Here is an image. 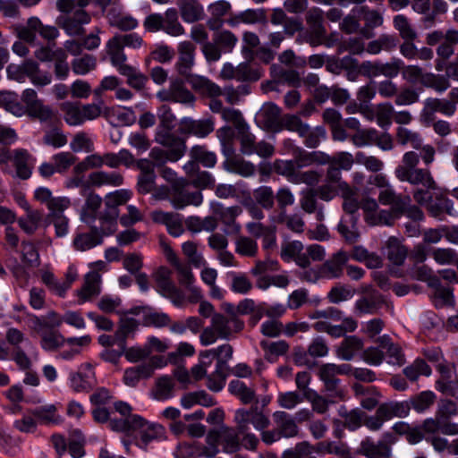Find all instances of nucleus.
<instances>
[{
    "instance_id": "1",
    "label": "nucleus",
    "mask_w": 458,
    "mask_h": 458,
    "mask_svg": "<svg viewBox=\"0 0 458 458\" xmlns=\"http://www.w3.org/2000/svg\"><path fill=\"white\" fill-rule=\"evenodd\" d=\"M233 421L235 428L222 425L215 429L223 451L228 454L236 453L242 447L250 451L256 450L259 440L255 434L250 432V424L257 430L267 428L270 424L269 419L257 408L236 410Z\"/></svg>"
},
{
    "instance_id": "2",
    "label": "nucleus",
    "mask_w": 458,
    "mask_h": 458,
    "mask_svg": "<svg viewBox=\"0 0 458 458\" xmlns=\"http://www.w3.org/2000/svg\"><path fill=\"white\" fill-rule=\"evenodd\" d=\"M33 325L34 330L40 336V346L47 352H55L65 344L68 345L88 346L91 343V337L88 335L66 339L59 331L55 328H48V324L38 317L35 318Z\"/></svg>"
},
{
    "instance_id": "3",
    "label": "nucleus",
    "mask_w": 458,
    "mask_h": 458,
    "mask_svg": "<svg viewBox=\"0 0 458 458\" xmlns=\"http://www.w3.org/2000/svg\"><path fill=\"white\" fill-rule=\"evenodd\" d=\"M129 189H119L106 194L104 198L105 209L99 214L105 233L111 234L116 230V220L119 216L118 207L125 205L132 197Z\"/></svg>"
},
{
    "instance_id": "4",
    "label": "nucleus",
    "mask_w": 458,
    "mask_h": 458,
    "mask_svg": "<svg viewBox=\"0 0 458 458\" xmlns=\"http://www.w3.org/2000/svg\"><path fill=\"white\" fill-rule=\"evenodd\" d=\"M397 179L401 182H407L412 185H421L423 187L413 191V199L418 204L427 203L430 199V192L439 190L428 169L418 168L409 173L402 171Z\"/></svg>"
},
{
    "instance_id": "5",
    "label": "nucleus",
    "mask_w": 458,
    "mask_h": 458,
    "mask_svg": "<svg viewBox=\"0 0 458 458\" xmlns=\"http://www.w3.org/2000/svg\"><path fill=\"white\" fill-rule=\"evenodd\" d=\"M173 272L166 267H159L152 275L155 289L163 297L178 308L183 307L185 303V294L173 280Z\"/></svg>"
},
{
    "instance_id": "6",
    "label": "nucleus",
    "mask_w": 458,
    "mask_h": 458,
    "mask_svg": "<svg viewBox=\"0 0 458 458\" xmlns=\"http://www.w3.org/2000/svg\"><path fill=\"white\" fill-rule=\"evenodd\" d=\"M159 243L165 259L174 267L177 273L179 284L185 289L194 284L195 277L191 267L181 262L177 254L164 237H160Z\"/></svg>"
},
{
    "instance_id": "7",
    "label": "nucleus",
    "mask_w": 458,
    "mask_h": 458,
    "mask_svg": "<svg viewBox=\"0 0 458 458\" xmlns=\"http://www.w3.org/2000/svg\"><path fill=\"white\" fill-rule=\"evenodd\" d=\"M70 387L76 393H89L97 384L94 368L90 363L81 364L77 371L69 374Z\"/></svg>"
},
{
    "instance_id": "8",
    "label": "nucleus",
    "mask_w": 458,
    "mask_h": 458,
    "mask_svg": "<svg viewBox=\"0 0 458 458\" xmlns=\"http://www.w3.org/2000/svg\"><path fill=\"white\" fill-rule=\"evenodd\" d=\"M190 37L195 43L200 45L201 52L208 63L219 61V52L216 45L212 44V41H208V32L203 24L192 26Z\"/></svg>"
},
{
    "instance_id": "9",
    "label": "nucleus",
    "mask_w": 458,
    "mask_h": 458,
    "mask_svg": "<svg viewBox=\"0 0 458 458\" xmlns=\"http://www.w3.org/2000/svg\"><path fill=\"white\" fill-rule=\"evenodd\" d=\"M184 182L172 186L171 204L175 209H182L187 206H199L203 201L200 191H189Z\"/></svg>"
},
{
    "instance_id": "10",
    "label": "nucleus",
    "mask_w": 458,
    "mask_h": 458,
    "mask_svg": "<svg viewBox=\"0 0 458 458\" xmlns=\"http://www.w3.org/2000/svg\"><path fill=\"white\" fill-rule=\"evenodd\" d=\"M429 215L440 221L445 219V215H454V204L446 198L441 189L430 192V199L425 204Z\"/></svg>"
},
{
    "instance_id": "11",
    "label": "nucleus",
    "mask_w": 458,
    "mask_h": 458,
    "mask_svg": "<svg viewBox=\"0 0 458 458\" xmlns=\"http://www.w3.org/2000/svg\"><path fill=\"white\" fill-rule=\"evenodd\" d=\"M211 326L220 339H229L233 334L243 329L244 322L234 316L227 318L223 314L216 313L211 318Z\"/></svg>"
},
{
    "instance_id": "12",
    "label": "nucleus",
    "mask_w": 458,
    "mask_h": 458,
    "mask_svg": "<svg viewBox=\"0 0 458 458\" xmlns=\"http://www.w3.org/2000/svg\"><path fill=\"white\" fill-rule=\"evenodd\" d=\"M173 129L158 127L156 141L172 150V162L179 160L185 152L186 146L182 140L171 132Z\"/></svg>"
},
{
    "instance_id": "13",
    "label": "nucleus",
    "mask_w": 458,
    "mask_h": 458,
    "mask_svg": "<svg viewBox=\"0 0 458 458\" xmlns=\"http://www.w3.org/2000/svg\"><path fill=\"white\" fill-rule=\"evenodd\" d=\"M107 235L102 229V223L100 227H93L89 232H78L72 242V248L77 251H87L103 242V236Z\"/></svg>"
},
{
    "instance_id": "14",
    "label": "nucleus",
    "mask_w": 458,
    "mask_h": 458,
    "mask_svg": "<svg viewBox=\"0 0 458 458\" xmlns=\"http://www.w3.org/2000/svg\"><path fill=\"white\" fill-rule=\"evenodd\" d=\"M456 111V105L454 101L444 98H428L424 102V107L421 111V118L424 121L431 122L434 120V114L439 112L446 116H452Z\"/></svg>"
},
{
    "instance_id": "15",
    "label": "nucleus",
    "mask_w": 458,
    "mask_h": 458,
    "mask_svg": "<svg viewBox=\"0 0 458 458\" xmlns=\"http://www.w3.org/2000/svg\"><path fill=\"white\" fill-rule=\"evenodd\" d=\"M350 255L344 250H338L334 253L327 261L320 265L323 279L339 278L344 274V267L346 266Z\"/></svg>"
},
{
    "instance_id": "16",
    "label": "nucleus",
    "mask_w": 458,
    "mask_h": 458,
    "mask_svg": "<svg viewBox=\"0 0 458 458\" xmlns=\"http://www.w3.org/2000/svg\"><path fill=\"white\" fill-rule=\"evenodd\" d=\"M90 16L84 10L75 11L72 15L59 20V26L69 36H81L85 33L84 25L90 22Z\"/></svg>"
},
{
    "instance_id": "17",
    "label": "nucleus",
    "mask_w": 458,
    "mask_h": 458,
    "mask_svg": "<svg viewBox=\"0 0 458 458\" xmlns=\"http://www.w3.org/2000/svg\"><path fill=\"white\" fill-rule=\"evenodd\" d=\"M196 47L192 42L185 40L178 45L179 57L175 64L177 72L185 77L191 76V71L195 64Z\"/></svg>"
},
{
    "instance_id": "18",
    "label": "nucleus",
    "mask_w": 458,
    "mask_h": 458,
    "mask_svg": "<svg viewBox=\"0 0 458 458\" xmlns=\"http://www.w3.org/2000/svg\"><path fill=\"white\" fill-rule=\"evenodd\" d=\"M337 370L335 369L334 363H326L319 367L318 377L324 382L325 388L330 392V396L343 399L344 391L338 387L340 380L336 378Z\"/></svg>"
},
{
    "instance_id": "19",
    "label": "nucleus",
    "mask_w": 458,
    "mask_h": 458,
    "mask_svg": "<svg viewBox=\"0 0 458 458\" xmlns=\"http://www.w3.org/2000/svg\"><path fill=\"white\" fill-rule=\"evenodd\" d=\"M151 217L155 222L165 225L169 234L174 237H179L184 233L182 219L179 214L155 210Z\"/></svg>"
},
{
    "instance_id": "20",
    "label": "nucleus",
    "mask_w": 458,
    "mask_h": 458,
    "mask_svg": "<svg viewBox=\"0 0 458 458\" xmlns=\"http://www.w3.org/2000/svg\"><path fill=\"white\" fill-rule=\"evenodd\" d=\"M180 131L182 133L204 138L214 131V123L210 119L193 120L185 117L181 121Z\"/></svg>"
},
{
    "instance_id": "21",
    "label": "nucleus",
    "mask_w": 458,
    "mask_h": 458,
    "mask_svg": "<svg viewBox=\"0 0 458 458\" xmlns=\"http://www.w3.org/2000/svg\"><path fill=\"white\" fill-rule=\"evenodd\" d=\"M267 22V18L264 9H247L226 20V23L233 28L241 23L251 25L266 24Z\"/></svg>"
},
{
    "instance_id": "22",
    "label": "nucleus",
    "mask_w": 458,
    "mask_h": 458,
    "mask_svg": "<svg viewBox=\"0 0 458 458\" xmlns=\"http://www.w3.org/2000/svg\"><path fill=\"white\" fill-rule=\"evenodd\" d=\"M156 359L151 363H143L136 367L126 369L123 373V381L130 387H134L141 379L150 377L155 370Z\"/></svg>"
},
{
    "instance_id": "23",
    "label": "nucleus",
    "mask_w": 458,
    "mask_h": 458,
    "mask_svg": "<svg viewBox=\"0 0 458 458\" xmlns=\"http://www.w3.org/2000/svg\"><path fill=\"white\" fill-rule=\"evenodd\" d=\"M13 163L15 166L16 176L21 180H27L31 176L33 157L24 148H17L13 152Z\"/></svg>"
},
{
    "instance_id": "24",
    "label": "nucleus",
    "mask_w": 458,
    "mask_h": 458,
    "mask_svg": "<svg viewBox=\"0 0 458 458\" xmlns=\"http://www.w3.org/2000/svg\"><path fill=\"white\" fill-rule=\"evenodd\" d=\"M177 5L182 21L194 23L204 18L203 5L198 0H178Z\"/></svg>"
},
{
    "instance_id": "25",
    "label": "nucleus",
    "mask_w": 458,
    "mask_h": 458,
    "mask_svg": "<svg viewBox=\"0 0 458 458\" xmlns=\"http://www.w3.org/2000/svg\"><path fill=\"white\" fill-rule=\"evenodd\" d=\"M231 8V4L225 0H218L208 4V12L210 17L207 21L208 27L212 30L221 28L224 24L223 17L230 12Z\"/></svg>"
},
{
    "instance_id": "26",
    "label": "nucleus",
    "mask_w": 458,
    "mask_h": 458,
    "mask_svg": "<svg viewBox=\"0 0 458 458\" xmlns=\"http://www.w3.org/2000/svg\"><path fill=\"white\" fill-rule=\"evenodd\" d=\"M30 413L38 422L44 425H58L64 421L55 404H46L31 409Z\"/></svg>"
},
{
    "instance_id": "27",
    "label": "nucleus",
    "mask_w": 458,
    "mask_h": 458,
    "mask_svg": "<svg viewBox=\"0 0 458 458\" xmlns=\"http://www.w3.org/2000/svg\"><path fill=\"white\" fill-rule=\"evenodd\" d=\"M378 202L384 206H390L395 211H404L405 206L411 203L409 196H402L397 194L391 185L386 189L380 190L378 193Z\"/></svg>"
},
{
    "instance_id": "28",
    "label": "nucleus",
    "mask_w": 458,
    "mask_h": 458,
    "mask_svg": "<svg viewBox=\"0 0 458 458\" xmlns=\"http://www.w3.org/2000/svg\"><path fill=\"white\" fill-rule=\"evenodd\" d=\"M89 182L94 187H119L123 183V176L116 171H96L89 174Z\"/></svg>"
},
{
    "instance_id": "29",
    "label": "nucleus",
    "mask_w": 458,
    "mask_h": 458,
    "mask_svg": "<svg viewBox=\"0 0 458 458\" xmlns=\"http://www.w3.org/2000/svg\"><path fill=\"white\" fill-rule=\"evenodd\" d=\"M100 281L101 277L97 272H89L86 275L82 287L77 292L80 303L89 301L100 293Z\"/></svg>"
},
{
    "instance_id": "30",
    "label": "nucleus",
    "mask_w": 458,
    "mask_h": 458,
    "mask_svg": "<svg viewBox=\"0 0 458 458\" xmlns=\"http://www.w3.org/2000/svg\"><path fill=\"white\" fill-rule=\"evenodd\" d=\"M339 191L344 200V210L347 213V216H355L360 205L358 199V191L352 188L346 182H340Z\"/></svg>"
},
{
    "instance_id": "31",
    "label": "nucleus",
    "mask_w": 458,
    "mask_h": 458,
    "mask_svg": "<svg viewBox=\"0 0 458 458\" xmlns=\"http://www.w3.org/2000/svg\"><path fill=\"white\" fill-rule=\"evenodd\" d=\"M273 420L283 437H293L298 434V426L291 414L276 411L273 413Z\"/></svg>"
},
{
    "instance_id": "32",
    "label": "nucleus",
    "mask_w": 458,
    "mask_h": 458,
    "mask_svg": "<svg viewBox=\"0 0 458 458\" xmlns=\"http://www.w3.org/2000/svg\"><path fill=\"white\" fill-rule=\"evenodd\" d=\"M43 213L39 209L31 208L17 219L19 227L28 235H33L40 227Z\"/></svg>"
},
{
    "instance_id": "33",
    "label": "nucleus",
    "mask_w": 458,
    "mask_h": 458,
    "mask_svg": "<svg viewBox=\"0 0 458 458\" xmlns=\"http://www.w3.org/2000/svg\"><path fill=\"white\" fill-rule=\"evenodd\" d=\"M219 441L216 431L209 430L205 438V444L198 443L193 447V453L197 457L213 458L219 453Z\"/></svg>"
},
{
    "instance_id": "34",
    "label": "nucleus",
    "mask_w": 458,
    "mask_h": 458,
    "mask_svg": "<svg viewBox=\"0 0 458 458\" xmlns=\"http://www.w3.org/2000/svg\"><path fill=\"white\" fill-rule=\"evenodd\" d=\"M281 109L274 103H266L259 112V119L267 129L278 131L281 123Z\"/></svg>"
},
{
    "instance_id": "35",
    "label": "nucleus",
    "mask_w": 458,
    "mask_h": 458,
    "mask_svg": "<svg viewBox=\"0 0 458 458\" xmlns=\"http://www.w3.org/2000/svg\"><path fill=\"white\" fill-rule=\"evenodd\" d=\"M123 45L120 41V38L114 36L110 38L106 43V53L110 56V61L113 66H114L118 72L123 66H128L126 64V55L123 52Z\"/></svg>"
},
{
    "instance_id": "36",
    "label": "nucleus",
    "mask_w": 458,
    "mask_h": 458,
    "mask_svg": "<svg viewBox=\"0 0 458 458\" xmlns=\"http://www.w3.org/2000/svg\"><path fill=\"white\" fill-rule=\"evenodd\" d=\"M357 221L356 216H345L337 225L338 233L348 243H355L360 238Z\"/></svg>"
},
{
    "instance_id": "37",
    "label": "nucleus",
    "mask_w": 458,
    "mask_h": 458,
    "mask_svg": "<svg viewBox=\"0 0 458 458\" xmlns=\"http://www.w3.org/2000/svg\"><path fill=\"white\" fill-rule=\"evenodd\" d=\"M199 356L201 359L211 360L212 359L216 358V366L226 369L227 361L233 357V347L228 344H225L218 346L217 348L205 350L199 353Z\"/></svg>"
},
{
    "instance_id": "38",
    "label": "nucleus",
    "mask_w": 458,
    "mask_h": 458,
    "mask_svg": "<svg viewBox=\"0 0 458 458\" xmlns=\"http://www.w3.org/2000/svg\"><path fill=\"white\" fill-rule=\"evenodd\" d=\"M223 167L225 171L242 177L252 176L256 171L255 165L251 162L246 161L242 157L226 159L223 163Z\"/></svg>"
},
{
    "instance_id": "39",
    "label": "nucleus",
    "mask_w": 458,
    "mask_h": 458,
    "mask_svg": "<svg viewBox=\"0 0 458 458\" xmlns=\"http://www.w3.org/2000/svg\"><path fill=\"white\" fill-rule=\"evenodd\" d=\"M228 391L240 399L244 404L258 403L256 398V391L254 388L248 386L244 382L234 379L228 385Z\"/></svg>"
},
{
    "instance_id": "40",
    "label": "nucleus",
    "mask_w": 458,
    "mask_h": 458,
    "mask_svg": "<svg viewBox=\"0 0 458 458\" xmlns=\"http://www.w3.org/2000/svg\"><path fill=\"white\" fill-rule=\"evenodd\" d=\"M363 348V341L356 335L344 338L337 348V355L344 360H351Z\"/></svg>"
},
{
    "instance_id": "41",
    "label": "nucleus",
    "mask_w": 458,
    "mask_h": 458,
    "mask_svg": "<svg viewBox=\"0 0 458 458\" xmlns=\"http://www.w3.org/2000/svg\"><path fill=\"white\" fill-rule=\"evenodd\" d=\"M238 43V38L228 30H223L214 34L212 44L216 45L219 52V59L222 53H231Z\"/></svg>"
},
{
    "instance_id": "42",
    "label": "nucleus",
    "mask_w": 458,
    "mask_h": 458,
    "mask_svg": "<svg viewBox=\"0 0 458 458\" xmlns=\"http://www.w3.org/2000/svg\"><path fill=\"white\" fill-rule=\"evenodd\" d=\"M215 193L220 199L245 197L250 200V192L245 189V183L239 182L235 184L221 183L216 187Z\"/></svg>"
},
{
    "instance_id": "43",
    "label": "nucleus",
    "mask_w": 458,
    "mask_h": 458,
    "mask_svg": "<svg viewBox=\"0 0 458 458\" xmlns=\"http://www.w3.org/2000/svg\"><path fill=\"white\" fill-rule=\"evenodd\" d=\"M189 82L194 89L198 90L203 95L208 97L221 96L222 89L220 87L206 77L192 75L191 76Z\"/></svg>"
},
{
    "instance_id": "44",
    "label": "nucleus",
    "mask_w": 458,
    "mask_h": 458,
    "mask_svg": "<svg viewBox=\"0 0 458 458\" xmlns=\"http://www.w3.org/2000/svg\"><path fill=\"white\" fill-rule=\"evenodd\" d=\"M351 257L356 261L365 263V265L369 268H377L383 264L382 259L379 255L375 252H369L361 245H356L353 247Z\"/></svg>"
},
{
    "instance_id": "45",
    "label": "nucleus",
    "mask_w": 458,
    "mask_h": 458,
    "mask_svg": "<svg viewBox=\"0 0 458 458\" xmlns=\"http://www.w3.org/2000/svg\"><path fill=\"white\" fill-rule=\"evenodd\" d=\"M403 215V211H395L394 208L378 209L374 216H369V221L367 223L369 225H386L392 226L394 222Z\"/></svg>"
},
{
    "instance_id": "46",
    "label": "nucleus",
    "mask_w": 458,
    "mask_h": 458,
    "mask_svg": "<svg viewBox=\"0 0 458 458\" xmlns=\"http://www.w3.org/2000/svg\"><path fill=\"white\" fill-rule=\"evenodd\" d=\"M387 259L394 265L400 266L407 256L406 248L396 237H390L386 242Z\"/></svg>"
},
{
    "instance_id": "47",
    "label": "nucleus",
    "mask_w": 458,
    "mask_h": 458,
    "mask_svg": "<svg viewBox=\"0 0 458 458\" xmlns=\"http://www.w3.org/2000/svg\"><path fill=\"white\" fill-rule=\"evenodd\" d=\"M119 73L125 76L127 84L138 91L144 89L148 81L147 75L131 65L123 66Z\"/></svg>"
},
{
    "instance_id": "48",
    "label": "nucleus",
    "mask_w": 458,
    "mask_h": 458,
    "mask_svg": "<svg viewBox=\"0 0 458 458\" xmlns=\"http://www.w3.org/2000/svg\"><path fill=\"white\" fill-rule=\"evenodd\" d=\"M162 30L172 37L182 36L185 33L183 26L178 21V13L174 8L165 11Z\"/></svg>"
},
{
    "instance_id": "49",
    "label": "nucleus",
    "mask_w": 458,
    "mask_h": 458,
    "mask_svg": "<svg viewBox=\"0 0 458 458\" xmlns=\"http://www.w3.org/2000/svg\"><path fill=\"white\" fill-rule=\"evenodd\" d=\"M458 44V30L451 29L446 30L445 38L440 43L437 49V56L447 60L454 53V47Z\"/></svg>"
},
{
    "instance_id": "50",
    "label": "nucleus",
    "mask_w": 458,
    "mask_h": 458,
    "mask_svg": "<svg viewBox=\"0 0 458 458\" xmlns=\"http://www.w3.org/2000/svg\"><path fill=\"white\" fill-rule=\"evenodd\" d=\"M359 452L368 458H380L388 454L389 448L385 443L378 442L375 444L370 438L367 437L361 441Z\"/></svg>"
},
{
    "instance_id": "51",
    "label": "nucleus",
    "mask_w": 458,
    "mask_h": 458,
    "mask_svg": "<svg viewBox=\"0 0 458 458\" xmlns=\"http://www.w3.org/2000/svg\"><path fill=\"white\" fill-rule=\"evenodd\" d=\"M108 22L111 26L117 28L122 31H128L136 29L139 21L129 13H109Z\"/></svg>"
},
{
    "instance_id": "52",
    "label": "nucleus",
    "mask_w": 458,
    "mask_h": 458,
    "mask_svg": "<svg viewBox=\"0 0 458 458\" xmlns=\"http://www.w3.org/2000/svg\"><path fill=\"white\" fill-rule=\"evenodd\" d=\"M396 140L402 146L409 144L415 149H420L422 145V138L418 131L403 126L396 129Z\"/></svg>"
},
{
    "instance_id": "53",
    "label": "nucleus",
    "mask_w": 458,
    "mask_h": 458,
    "mask_svg": "<svg viewBox=\"0 0 458 458\" xmlns=\"http://www.w3.org/2000/svg\"><path fill=\"white\" fill-rule=\"evenodd\" d=\"M174 383L172 377L164 376L157 379L153 397L158 401L167 400L174 395Z\"/></svg>"
},
{
    "instance_id": "54",
    "label": "nucleus",
    "mask_w": 458,
    "mask_h": 458,
    "mask_svg": "<svg viewBox=\"0 0 458 458\" xmlns=\"http://www.w3.org/2000/svg\"><path fill=\"white\" fill-rule=\"evenodd\" d=\"M103 202L102 198L96 194L90 193L85 201V205L82 208L81 219L85 223H92L96 219V215Z\"/></svg>"
},
{
    "instance_id": "55",
    "label": "nucleus",
    "mask_w": 458,
    "mask_h": 458,
    "mask_svg": "<svg viewBox=\"0 0 458 458\" xmlns=\"http://www.w3.org/2000/svg\"><path fill=\"white\" fill-rule=\"evenodd\" d=\"M64 121L71 126L81 125L84 123L81 106L72 102H64L61 105Z\"/></svg>"
},
{
    "instance_id": "56",
    "label": "nucleus",
    "mask_w": 458,
    "mask_h": 458,
    "mask_svg": "<svg viewBox=\"0 0 458 458\" xmlns=\"http://www.w3.org/2000/svg\"><path fill=\"white\" fill-rule=\"evenodd\" d=\"M110 123L114 126H127L132 124L136 116L131 108H113L109 114Z\"/></svg>"
},
{
    "instance_id": "57",
    "label": "nucleus",
    "mask_w": 458,
    "mask_h": 458,
    "mask_svg": "<svg viewBox=\"0 0 458 458\" xmlns=\"http://www.w3.org/2000/svg\"><path fill=\"white\" fill-rule=\"evenodd\" d=\"M394 108L390 102L379 103L376 106V121L379 127L387 129L392 124Z\"/></svg>"
},
{
    "instance_id": "58",
    "label": "nucleus",
    "mask_w": 458,
    "mask_h": 458,
    "mask_svg": "<svg viewBox=\"0 0 458 458\" xmlns=\"http://www.w3.org/2000/svg\"><path fill=\"white\" fill-rule=\"evenodd\" d=\"M394 27L398 30L403 40L416 39L417 32L409 19L403 14H398L394 17Z\"/></svg>"
},
{
    "instance_id": "59",
    "label": "nucleus",
    "mask_w": 458,
    "mask_h": 458,
    "mask_svg": "<svg viewBox=\"0 0 458 458\" xmlns=\"http://www.w3.org/2000/svg\"><path fill=\"white\" fill-rule=\"evenodd\" d=\"M352 13H357L365 21L367 28L373 29L383 24V16L375 10H369L366 6L354 8Z\"/></svg>"
},
{
    "instance_id": "60",
    "label": "nucleus",
    "mask_w": 458,
    "mask_h": 458,
    "mask_svg": "<svg viewBox=\"0 0 458 458\" xmlns=\"http://www.w3.org/2000/svg\"><path fill=\"white\" fill-rule=\"evenodd\" d=\"M97 67V58L92 55H84L72 62V72L77 75H85Z\"/></svg>"
},
{
    "instance_id": "61",
    "label": "nucleus",
    "mask_w": 458,
    "mask_h": 458,
    "mask_svg": "<svg viewBox=\"0 0 458 458\" xmlns=\"http://www.w3.org/2000/svg\"><path fill=\"white\" fill-rule=\"evenodd\" d=\"M0 103L4 106L6 111L12 113L15 116L21 117L27 114L25 106L18 101L16 95L13 93H0Z\"/></svg>"
},
{
    "instance_id": "62",
    "label": "nucleus",
    "mask_w": 458,
    "mask_h": 458,
    "mask_svg": "<svg viewBox=\"0 0 458 458\" xmlns=\"http://www.w3.org/2000/svg\"><path fill=\"white\" fill-rule=\"evenodd\" d=\"M191 157L206 167H214L216 164V155L208 151L204 146H194L191 149Z\"/></svg>"
},
{
    "instance_id": "63",
    "label": "nucleus",
    "mask_w": 458,
    "mask_h": 458,
    "mask_svg": "<svg viewBox=\"0 0 458 458\" xmlns=\"http://www.w3.org/2000/svg\"><path fill=\"white\" fill-rule=\"evenodd\" d=\"M39 25V19L37 17H31L28 20L26 26L17 25L15 26L14 30L20 39L31 43L36 38L35 32H37V29H38Z\"/></svg>"
},
{
    "instance_id": "64",
    "label": "nucleus",
    "mask_w": 458,
    "mask_h": 458,
    "mask_svg": "<svg viewBox=\"0 0 458 458\" xmlns=\"http://www.w3.org/2000/svg\"><path fill=\"white\" fill-rule=\"evenodd\" d=\"M403 374L411 381H415L420 375L428 377L431 375V369L421 359L415 360L411 365L403 369Z\"/></svg>"
}]
</instances>
